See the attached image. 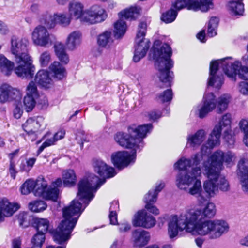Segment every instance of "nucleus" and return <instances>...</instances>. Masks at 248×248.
Masks as SVG:
<instances>
[{"instance_id": "1", "label": "nucleus", "mask_w": 248, "mask_h": 248, "mask_svg": "<svg viewBox=\"0 0 248 248\" xmlns=\"http://www.w3.org/2000/svg\"><path fill=\"white\" fill-rule=\"evenodd\" d=\"M93 167L94 172L103 179L91 174L79 181L76 199L71 202L69 206L63 209V219L53 232L54 240L58 244H62L70 238L80 215L94 198L97 189L105 183V179L113 177L116 174L114 168L100 159L93 160Z\"/></svg>"}, {"instance_id": "2", "label": "nucleus", "mask_w": 248, "mask_h": 248, "mask_svg": "<svg viewBox=\"0 0 248 248\" xmlns=\"http://www.w3.org/2000/svg\"><path fill=\"white\" fill-rule=\"evenodd\" d=\"M216 212L215 204L208 202L203 209L187 208L179 215H171L168 223L170 238H173L183 231L194 236L208 235L211 239L220 238L229 232L230 227L225 220L205 218L213 217Z\"/></svg>"}, {"instance_id": "3", "label": "nucleus", "mask_w": 248, "mask_h": 248, "mask_svg": "<svg viewBox=\"0 0 248 248\" xmlns=\"http://www.w3.org/2000/svg\"><path fill=\"white\" fill-rule=\"evenodd\" d=\"M208 153L197 154L191 159L185 157L181 158L174 164L175 169L181 170L176 177V185L181 190L189 194L196 196L198 200L202 203L205 201L202 196V187L200 178L202 170L198 166L203 157Z\"/></svg>"}, {"instance_id": "4", "label": "nucleus", "mask_w": 248, "mask_h": 248, "mask_svg": "<svg viewBox=\"0 0 248 248\" xmlns=\"http://www.w3.org/2000/svg\"><path fill=\"white\" fill-rule=\"evenodd\" d=\"M11 44V51L17 64L15 69L16 75L22 78H32L35 68L32 64L31 57L28 53V40L25 38H18L13 36Z\"/></svg>"}, {"instance_id": "5", "label": "nucleus", "mask_w": 248, "mask_h": 248, "mask_svg": "<svg viewBox=\"0 0 248 248\" xmlns=\"http://www.w3.org/2000/svg\"><path fill=\"white\" fill-rule=\"evenodd\" d=\"M232 115L230 113L223 114L219 118L218 123L215 125L211 132L208 140L205 145L202 147V151L205 154L209 153L212 149L220 144V138L221 131L223 138L230 145H233L235 142L234 131L232 130Z\"/></svg>"}, {"instance_id": "6", "label": "nucleus", "mask_w": 248, "mask_h": 248, "mask_svg": "<svg viewBox=\"0 0 248 248\" xmlns=\"http://www.w3.org/2000/svg\"><path fill=\"white\" fill-rule=\"evenodd\" d=\"M153 128L151 124L130 126L128 133L118 132L114 136L115 141L121 146L140 150L144 146L143 139Z\"/></svg>"}, {"instance_id": "7", "label": "nucleus", "mask_w": 248, "mask_h": 248, "mask_svg": "<svg viewBox=\"0 0 248 248\" xmlns=\"http://www.w3.org/2000/svg\"><path fill=\"white\" fill-rule=\"evenodd\" d=\"M172 51L170 46L163 44L160 49L155 51V66L158 71V76L160 82L163 84L160 88L170 86L173 79V73L170 71L173 66L170 59Z\"/></svg>"}, {"instance_id": "8", "label": "nucleus", "mask_w": 248, "mask_h": 248, "mask_svg": "<svg viewBox=\"0 0 248 248\" xmlns=\"http://www.w3.org/2000/svg\"><path fill=\"white\" fill-rule=\"evenodd\" d=\"M230 99L231 96L228 94H222L217 99L213 93H206L204 95L202 104L194 108L193 110L202 119L216 108L217 113H222L227 109Z\"/></svg>"}, {"instance_id": "9", "label": "nucleus", "mask_w": 248, "mask_h": 248, "mask_svg": "<svg viewBox=\"0 0 248 248\" xmlns=\"http://www.w3.org/2000/svg\"><path fill=\"white\" fill-rule=\"evenodd\" d=\"M47 182L43 177H39L34 181L27 180L21 186L20 191L22 194L27 195L34 190L36 196L41 197L45 199L55 200L57 196V190H46Z\"/></svg>"}, {"instance_id": "10", "label": "nucleus", "mask_w": 248, "mask_h": 248, "mask_svg": "<svg viewBox=\"0 0 248 248\" xmlns=\"http://www.w3.org/2000/svg\"><path fill=\"white\" fill-rule=\"evenodd\" d=\"M232 57H227L220 61L225 74L234 82L236 81L237 76L241 79L248 80V66L242 65L238 60L232 62Z\"/></svg>"}, {"instance_id": "11", "label": "nucleus", "mask_w": 248, "mask_h": 248, "mask_svg": "<svg viewBox=\"0 0 248 248\" xmlns=\"http://www.w3.org/2000/svg\"><path fill=\"white\" fill-rule=\"evenodd\" d=\"M236 159L235 154L230 151L223 152L218 150L211 155L203 164H209V168L220 173L224 164L228 167L234 164Z\"/></svg>"}, {"instance_id": "12", "label": "nucleus", "mask_w": 248, "mask_h": 248, "mask_svg": "<svg viewBox=\"0 0 248 248\" xmlns=\"http://www.w3.org/2000/svg\"><path fill=\"white\" fill-rule=\"evenodd\" d=\"M72 19L69 13L55 12L52 14L47 11L38 17L40 23L45 25L48 29L54 28L57 24L63 27H68Z\"/></svg>"}, {"instance_id": "13", "label": "nucleus", "mask_w": 248, "mask_h": 248, "mask_svg": "<svg viewBox=\"0 0 248 248\" xmlns=\"http://www.w3.org/2000/svg\"><path fill=\"white\" fill-rule=\"evenodd\" d=\"M47 29L45 25H38L33 29L31 39L34 46L47 47L53 44L54 36L49 32Z\"/></svg>"}, {"instance_id": "14", "label": "nucleus", "mask_w": 248, "mask_h": 248, "mask_svg": "<svg viewBox=\"0 0 248 248\" xmlns=\"http://www.w3.org/2000/svg\"><path fill=\"white\" fill-rule=\"evenodd\" d=\"M203 173L207 179L203 184V188L206 196L208 198L214 197L218 192L217 177L219 174L217 170L216 171L209 168V164H203Z\"/></svg>"}, {"instance_id": "15", "label": "nucleus", "mask_w": 248, "mask_h": 248, "mask_svg": "<svg viewBox=\"0 0 248 248\" xmlns=\"http://www.w3.org/2000/svg\"><path fill=\"white\" fill-rule=\"evenodd\" d=\"M213 0H177L173 6L177 10L186 8L195 11L206 12L213 7Z\"/></svg>"}, {"instance_id": "16", "label": "nucleus", "mask_w": 248, "mask_h": 248, "mask_svg": "<svg viewBox=\"0 0 248 248\" xmlns=\"http://www.w3.org/2000/svg\"><path fill=\"white\" fill-rule=\"evenodd\" d=\"M108 17L106 10L100 5L94 4L85 10L83 23L93 25L104 22Z\"/></svg>"}, {"instance_id": "17", "label": "nucleus", "mask_w": 248, "mask_h": 248, "mask_svg": "<svg viewBox=\"0 0 248 248\" xmlns=\"http://www.w3.org/2000/svg\"><path fill=\"white\" fill-rule=\"evenodd\" d=\"M47 126L45 118L42 116L29 118L23 124V130L29 136H32L31 141L34 140L38 133L44 130Z\"/></svg>"}, {"instance_id": "18", "label": "nucleus", "mask_w": 248, "mask_h": 248, "mask_svg": "<svg viewBox=\"0 0 248 248\" xmlns=\"http://www.w3.org/2000/svg\"><path fill=\"white\" fill-rule=\"evenodd\" d=\"M132 149L131 154L127 151H118L113 153L111 159L114 165L119 169H123L131 163L135 162L136 157V151L138 150Z\"/></svg>"}, {"instance_id": "19", "label": "nucleus", "mask_w": 248, "mask_h": 248, "mask_svg": "<svg viewBox=\"0 0 248 248\" xmlns=\"http://www.w3.org/2000/svg\"><path fill=\"white\" fill-rule=\"evenodd\" d=\"M221 59L212 61L210 62L208 85L219 88L224 83L223 76L218 73V68L222 69Z\"/></svg>"}, {"instance_id": "20", "label": "nucleus", "mask_w": 248, "mask_h": 248, "mask_svg": "<svg viewBox=\"0 0 248 248\" xmlns=\"http://www.w3.org/2000/svg\"><path fill=\"white\" fill-rule=\"evenodd\" d=\"M21 92L16 88L12 87L9 84L3 83L0 86V103L4 104L7 102L19 100L22 98Z\"/></svg>"}, {"instance_id": "21", "label": "nucleus", "mask_w": 248, "mask_h": 248, "mask_svg": "<svg viewBox=\"0 0 248 248\" xmlns=\"http://www.w3.org/2000/svg\"><path fill=\"white\" fill-rule=\"evenodd\" d=\"M132 223L135 227L149 229L155 225L156 220L154 217L148 214L145 210H141L134 216Z\"/></svg>"}, {"instance_id": "22", "label": "nucleus", "mask_w": 248, "mask_h": 248, "mask_svg": "<svg viewBox=\"0 0 248 248\" xmlns=\"http://www.w3.org/2000/svg\"><path fill=\"white\" fill-rule=\"evenodd\" d=\"M20 207L19 204L11 202L7 198L0 200V223L3 222L5 217L12 216Z\"/></svg>"}, {"instance_id": "23", "label": "nucleus", "mask_w": 248, "mask_h": 248, "mask_svg": "<svg viewBox=\"0 0 248 248\" xmlns=\"http://www.w3.org/2000/svg\"><path fill=\"white\" fill-rule=\"evenodd\" d=\"M68 13L72 18L79 20L83 23V17H85V10L84 4L78 0L70 1L68 5Z\"/></svg>"}, {"instance_id": "24", "label": "nucleus", "mask_w": 248, "mask_h": 248, "mask_svg": "<svg viewBox=\"0 0 248 248\" xmlns=\"http://www.w3.org/2000/svg\"><path fill=\"white\" fill-rule=\"evenodd\" d=\"M150 43L148 39L135 38V51L133 58L135 62H139L145 56L150 47Z\"/></svg>"}, {"instance_id": "25", "label": "nucleus", "mask_w": 248, "mask_h": 248, "mask_svg": "<svg viewBox=\"0 0 248 248\" xmlns=\"http://www.w3.org/2000/svg\"><path fill=\"white\" fill-rule=\"evenodd\" d=\"M82 34L80 31L75 30L70 32L65 39V44L70 51L76 50L81 44Z\"/></svg>"}, {"instance_id": "26", "label": "nucleus", "mask_w": 248, "mask_h": 248, "mask_svg": "<svg viewBox=\"0 0 248 248\" xmlns=\"http://www.w3.org/2000/svg\"><path fill=\"white\" fill-rule=\"evenodd\" d=\"M132 239L135 246L141 248L148 243L150 239V235L146 231L136 229L132 232Z\"/></svg>"}, {"instance_id": "27", "label": "nucleus", "mask_w": 248, "mask_h": 248, "mask_svg": "<svg viewBox=\"0 0 248 248\" xmlns=\"http://www.w3.org/2000/svg\"><path fill=\"white\" fill-rule=\"evenodd\" d=\"M206 133L203 129H200L193 134H188L186 138V145L195 149L205 140Z\"/></svg>"}, {"instance_id": "28", "label": "nucleus", "mask_w": 248, "mask_h": 248, "mask_svg": "<svg viewBox=\"0 0 248 248\" xmlns=\"http://www.w3.org/2000/svg\"><path fill=\"white\" fill-rule=\"evenodd\" d=\"M53 47L55 54L61 63L63 64H68L70 59L64 44L61 42H57L54 45Z\"/></svg>"}, {"instance_id": "29", "label": "nucleus", "mask_w": 248, "mask_h": 248, "mask_svg": "<svg viewBox=\"0 0 248 248\" xmlns=\"http://www.w3.org/2000/svg\"><path fill=\"white\" fill-rule=\"evenodd\" d=\"M15 63L8 60L5 56L0 54V71L4 76H9L14 71L16 73Z\"/></svg>"}, {"instance_id": "30", "label": "nucleus", "mask_w": 248, "mask_h": 248, "mask_svg": "<svg viewBox=\"0 0 248 248\" xmlns=\"http://www.w3.org/2000/svg\"><path fill=\"white\" fill-rule=\"evenodd\" d=\"M35 80L36 82L44 88H48L52 85V79L46 70H39L35 76Z\"/></svg>"}, {"instance_id": "31", "label": "nucleus", "mask_w": 248, "mask_h": 248, "mask_svg": "<svg viewBox=\"0 0 248 248\" xmlns=\"http://www.w3.org/2000/svg\"><path fill=\"white\" fill-rule=\"evenodd\" d=\"M49 70L53 77L58 79H62L66 75L65 68L58 61H54L49 66Z\"/></svg>"}, {"instance_id": "32", "label": "nucleus", "mask_w": 248, "mask_h": 248, "mask_svg": "<svg viewBox=\"0 0 248 248\" xmlns=\"http://www.w3.org/2000/svg\"><path fill=\"white\" fill-rule=\"evenodd\" d=\"M62 179L64 186L71 187L76 185L77 179L75 171L73 169H67L62 171Z\"/></svg>"}, {"instance_id": "33", "label": "nucleus", "mask_w": 248, "mask_h": 248, "mask_svg": "<svg viewBox=\"0 0 248 248\" xmlns=\"http://www.w3.org/2000/svg\"><path fill=\"white\" fill-rule=\"evenodd\" d=\"M113 35L111 31H105L98 35L97 43L101 47H109L113 43Z\"/></svg>"}, {"instance_id": "34", "label": "nucleus", "mask_w": 248, "mask_h": 248, "mask_svg": "<svg viewBox=\"0 0 248 248\" xmlns=\"http://www.w3.org/2000/svg\"><path fill=\"white\" fill-rule=\"evenodd\" d=\"M140 9L137 7H131L121 11L118 14L119 18L124 19H135L140 15Z\"/></svg>"}, {"instance_id": "35", "label": "nucleus", "mask_w": 248, "mask_h": 248, "mask_svg": "<svg viewBox=\"0 0 248 248\" xmlns=\"http://www.w3.org/2000/svg\"><path fill=\"white\" fill-rule=\"evenodd\" d=\"M33 226L37 232L45 234L48 231L50 224L47 218H36L34 220Z\"/></svg>"}, {"instance_id": "36", "label": "nucleus", "mask_w": 248, "mask_h": 248, "mask_svg": "<svg viewBox=\"0 0 248 248\" xmlns=\"http://www.w3.org/2000/svg\"><path fill=\"white\" fill-rule=\"evenodd\" d=\"M126 29L127 26L125 22L123 19L119 18V20L114 23V37L117 39L122 38L125 34Z\"/></svg>"}, {"instance_id": "37", "label": "nucleus", "mask_w": 248, "mask_h": 248, "mask_svg": "<svg viewBox=\"0 0 248 248\" xmlns=\"http://www.w3.org/2000/svg\"><path fill=\"white\" fill-rule=\"evenodd\" d=\"M242 0H238L237 1L232 0L228 3V9L232 15H242L244 10V4L242 2Z\"/></svg>"}, {"instance_id": "38", "label": "nucleus", "mask_w": 248, "mask_h": 248, "mask_svg": "<svg viewBox=\"0 0 248 248\" xmlns=\"http://www.w3.org/2000/svg\"><path fill=\"white\" fill-rule=\"evenodd\" d=\"M237 174L238 177L248 176V159L242 157L239 160L237 165Z\"/></svg>"}, {"instance_id": "39", "label": "nucleus", "mask_w": 248, "mask_h": 248, "mask_svg": "<svg viewBox=\"0 0 248 248\" xmlns=\"http://www.w3.org/2000/svg\"><path fill=\"white\" fill-rule=\"evenodd\" d=\"M219 22V19L216 17H212L208 23L207 34L212 37L217 34V28Z\"/></svg>"}, {"instance_id": "40", "label": "nucleus", "mask_w": 248, "mask_h": 248, "mask_svg": "<svg viewBox=\"0 0 248 248\" xmlns=\"http://www.w3.org/2000/svg\"><path fill=\"white\" fill-rule=\"evenodd\" d=\"M47 205L43 201H35L29 204V209L34 212H40L46 209Z\"/></svg>"}, {"instance_id": "41", "label": "nucleus", "mask_w": 248, "mask_h": 248, "mask_svg": "<svg viewBox=\"0 0 248 248\" xmlns=\"http://www.w3.org/2000/svg\"><path fill=\"white\" fill-rule=\"evenodd\" d=\"M50 136V133H47L43 137V139L45 140V141L38 149L37 151V155H38L45 148L53 145L57 142L56 140L54 138L53 136Z\"/></svg>"}, {"instance_id": "42", "label": "nucleus", "mask_w": 248, "mask_h": 248, "mask_svg": "<svg viewBox=\"0 0 248 248\" xmlns=\"http://www.w3.org/2000/svg\"><path fill=\"white\" fill-rule=\"evenodd\" d=\"M45 241V234L37 232L31 239V244L33 248H41Z\"/></svg>"}, {"instance_id": "43", "label": "nucleus", "mask_w": 248, "mask_h": 248, "mask_svg": "<svg viewBox=\"0 0 248 248\" xmlns=\"http://www.w3.org/2000/svg\"><path fill=\"white\" fill-rule=\"evenodd\" d=\"M26 95L36 98L39 97V93L36 84L33 82H30L26 89Z\"/></svg>"}, {"instance_id": "44", "label": "nucleus", "mask_w": 248, "mask_h": 248, "mask_svg": "<svg viewBox=\"0 0 248 248\" xmlns=\"http://www.w3.org/2000/svg\"><path fill=\"white\" fill-rule=\"evenodd\" d=\"M37 98L25 95L24 98L23 103L25 108L27 112L31 111L32 110L36 104V100Z\"/></svg>"}, {"instance_id": "45", "label": "nucleus", "mask_w": 248, "mask_h": 248, "mask_svg": "<svg viewBox=\"0 0 248 248\" xmlns=\"http://www.w3.org/2000/svg\"><path fill=\"white\" fill-rule=\"evenodd\" d=\"M177 15L176 11L170 9L162 15L161 19L166 23H171L175 19Z\"/></svg>"}, {"instance_id": "46", "label": "nucleus", "mask_w": 248, "mask_h": 248, "mask_svg": "<svg viewBox=\"0 0 248 248\" xmlns=\"http://www.w3.org/2000/svg\"><path fill=\"white\" fill-rule=\"evenodd\" d=\"M217 186L218 190L220 189L222 191H228L230 189V185L228 181L223 176L218 175L217 177Z\"/></svg>"}, {"instance_id": "47", "label": "nucleus", "mask_w": 248, "mask_h": 248, "mask_svg": "<svg viewBox=\"0 0 248 248\" xmlns=\"http://www.w3.org/2000/svg\"><path fill=\"white\" fill-rule=\"evenodd\" d=\"M22 98L19 100H14V108L13 110V115L16 119L20 118L23 114V106L21 101Z\"/></svg>"}, {"instance_id": "48", "label": "nucleus", "mask_w": 248, "mask_h": 248, "mask_svg": "<svg viewBox=\"0 0 248 248\" xmlns=\"http://www.w3.org/2000/svg\"><path fill=\"white\" fill-rule=\"evenodd\" d=\"M39 63L42 67H46L51 61L50 53L48 51H45L40 55Z\"/></svg>"}, {"instance_id": "49", "label": "nucleus", "mask_w": 248, "mask_h": 248, "mask_svg": "<svg viewBox=\"0 0 248 248\" xmlns=\"http://www.w3.org/2000/svg\"><path fill=\"white\" fill-rule=\"evenodd\" d=\"M30 217L25 212L20 213L18 216V221L21 226L23 228L27 227L30 224Z\"/></svg>"}, {"instance_id": "50", "label": "nucleus", "mask_w": 248, "mask_h": 248, "mask_svg": "<svg viewBox=\"0 0 248 248\" xmlns=\"http://www.w3.org/2000/svg\"><path fill=\"white\" fill-rule=\"evenodd\" d=\"M157 100L161 102L170 101L172 98V93L170 89H168L157 96Z\"/></svg>"}, {"instance_id": "51", "label": "nucleus", "mask_w": 248, "mask_h": 248, "mask_svg": "<svg viewBox=\"0 0 248 248\" xmlns=\"http://www.w3.org/2000/svg\"><path fill=\"white\" fill-rule=\"evenodd\" d=\"M147 30V24L144 22H141L138 26L137 33L135 38L146 39L145 38Z\"/></svg>"}, {"instance_id": "52", "label": "nucleus", "mask_w": 248, "mask_h": 248, "mask_svg": "<svg viewBox=\"0 0 248 248\" xmlns=\"http://www.w3.org/2000/svg\"><path fill=\"white\" fill-rule=\"evenodd\" d=\"M242 191L248 194V176L238 177Z\"/></svg>"}, {"instance_id": "53", "label": "nucleus", "mask_w": 248, "mask_h": 248, "mask_svg": "<svg viewBox=\"0 0 248 248\" xmlns=\"http://www.w3.org/2000/svg\"><path fill=\"white\" fill-rule=\"evenodd\" d=\"M157 197L156 193H154L153 191L150 190L145 196L144 202L146 204L154 203L156 201Z\"/></svg>"}, {"instance_id": "54", "label": "nucleus", "mask_w": 248, "mask_h": 248, "mask_svg": "<svg viewBox=\"0 0 248 248\" xmlns=\"http://www.w3.org/2000/svg\"><path fill=\"white\" fill-rule=\"evenodd\" d=\"M62 182H63L62 179V180L61 178H58L52 183V186H54V188H49V187H48V186H47L46 190L52 191L54 189H57V192H58L57 196V198H56V199H55V200L48 199L49 200H52L53 201H56L57 200V199H58V195H59V189H58V187H60L62 186ZM47 185L48 184H47Z\"/></svg>"}, {"instance_id": "55", "label": "nucleus", "mask_w": 248, "mask_h": 248, "mask_svg": "<svg viewBox=\"0 0 248 248\" xmlns=\"http://www.w3.org/2000/svg\"><path fill=\"white\" fill-rule=\"evenodd\" d=\"M119 209V203L117 201H113L109 208V218L112 220V217H114L116 219V213Z\"/></svg>"}, {"instance_id": "56", "label": "nucleus", "mask_w": 248, "mask_h": 248, "mask_svg": "<svg viewBox=\"0 0 248 248\" xmlns=\"http://www.w3.org/2000/svg\"><path fill=\"white\" fill-rule=\"evenodd\" d=\"M238 90L244 95H248V82L241 81L238 83Z\"/></svg>"}, {"instance_id": "57", "label": "nucleus", "mask_w": 248, "mask_h": 248, "mask_svg": "<svg viewBox=\"0 0 248 248\" xmlns=\"http://www.w3.org/2000/svg\"><path fill=\"white\" fill-rule=\"evenodd\" d=\"M238 126L244 134L248 133V118L241 119L239 122Z\"/></svg>"}, {"instance_id": "58", "label": "nucleus", "mask_w": 248, "mask_h": 248, "mask_svg": "<svg viewBox=\"0 0 248 248\" xmlns=\"http://www.w3.org/2000/svg\"><path fill=\"white\" fill-rule=\"evenodd\" d=\"M76 139L78 143L83 146V142L87 140V135L83 132H79L76 136Z\"/></svg>"}, {"instance_id": "59", "label": "nucleus", "mask_w": 248, "mask_h": 248, "mask_svg": "<svg viewBox=\"0 0 248 248\" xmlns=\"http://www.w3.org/2000/svg\"><path fill=\"white\" fill-rule=\"evenodd\" d=\"M9 170L11 177L13 179H15L17 172L16 169V163L15 160H10Z\"/></svg>"}, {"instance_id": "60", "label": "nucleus", "mask_w": 248, "mask_h": 248, "mask_svg": "<svg viewBox=\"0 0 248 248\" xmlns=\"http://www.w3.org/2000/svg\"><path fill=\"white\" fill-rule=\"evenodd\" d=\"M154 203H147L145 205V208L149 211L150 213L154 214L155 215H158L159 214L158 209L155 205Z\"/></svg>"}, {"instance_id": "61", "label": "nucleus", "mask_w": 248, "mask_h": 248, "mask_svg": "<svg viewBox=\"0 0 248 248\" xmlns=\"http://www.w3.org/2000/svg\"><path fill=\"white\" fill-rule=\"evenodd\" d=\"M9 33V29L7 25L0 20V34L5 35Z\"/></svg>"}, {"instance_id": "62", "label": "nucleus", "mask_w": 248, "mask_h": 248, "mask_svg": "<svg viewBox=\"0 0 248 248\" xmlns=\"http://www.w3.org/2000/svg\"><path fill=\"white\" fill-rule=\"evenodd\" d=\"M130 229L131 226L127 222H124L119 224V230L121 232H126L129 231Z\"/></svg>"}, {"instance_id": "63", "label": "nucleus", "mask_w": 248, "mask_h": 248, "mask_svg": "<svg viewBox=\"0 0 248 248\" xmlns=\"http://www.w3.org/2000/svg\"><path fill=\"white\" fill-rule=\"evenodd\" d=\"M161 116V113L159 111H152L148 113L150 120L155 121Z\"/></svg>"}, {"instance_id": "64", "label": "nucleus", "mask_w": 248, "mask_h": 248, "mask_svg": "<svg viewBox=\"0 0 248 248\" xmlns=\"http://www.w3.org/2000/svg\"><path fill=\"white\" fill-rule=\"evenodd\" d=\"M164 183L162 181H160L156 184L155 189H153L152 190L153 191L154 193H156V195L157 196L158 193L162 190V189L164 187Z\"/></svg>"}]
</instances>
